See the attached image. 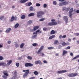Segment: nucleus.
<instances>
[{"instance_id": "774afa93", "label": "nucleus", "mask_w": 79, "mask_h": 79, "mask_svg": "<svg viewBox=\"0 0 79 79\" xmlns=\"http://www.w3.org/2000/svg\"><path fill=\"white\" fill-rule=\"evenodd\" d=\"M77 44H79V40L77 41Z\"/></svg>"}, {"instance_id": "f257e3e1", "label": "nucleus", "mask_w": 79, "mask_h": 79, "mask_svg": "<svg viewBox=\"0 0 79 79\" xmlns=\"http://www.w3.org/2000/svg\"><path fill=\"white\" fill-rule=\"evenodd\" d=\"M44 48V46H41L39 49L38 50V52H36L37 55H39V54H41V55H40V56H44L45 54L44 53L41 52V51L42 50H43Z\"/></svg>"}, {"instance_id": "680f3d73", "label": "nucleus", "mask_w": 79, "mask_h": 79, "mask_svg": "<svg viewBox=\"0 0 79 79\" xmlns=\"http://www.w3.org/2000/svg\"><path fill=\"white\" fill-rule=\"evenodd\" d=\"M70 55L71 56H73V53L72 52H71L70 53Z\"/></svg>"}, {"instance_id": "5701e85b", "label": "nucleus", "mask_w": 79, "mask_h": 79, "mask_svg": "<svg viewBox=\"0 0 79 79\" xmlns=\"http://www.w3.org/2000/svg\"><path fill=\"white\" fill-rule=\"evenodd\" d=\"M79 58V55L77 56H76L74 57L73 59H72V60H76V59L77 58Z\"/></svg>"}, {"instance_id": "37998d69", "label": "nucleus", "mask_w": 79, "mask_h": 79, "mask_svg": "<svg viewBox=\"0 0 79 79\" xmlns=\"http://www.w3.org/2000/svg\"><path fill=\"white\" fill-rule=\"evenodd\" d=\"M16 78V76H14L12 77L10 79H15Z\"/></svg>"}, {"instance_id": "4d7b16f0", "label": "nucleus", "mask_w": 79, "mask_h": 79, "mask_svg": "<svg viewBox=\"0 0 79 79\" xmlns=\"http://www.w3.org/2000/svg\"><path fill=\"white\" fill-rule=\"evenodd\" d=\"M35 77H31L29 78V79H35Z\"/></svg>"}, {"instance_id": "f03ea898", "label": "nucleus", "mask_w": 79, "mask_h": 79, "mask_svg": "<svg viewBox=\"0 0 79 79\" xmlns=\"http://www.w3.org/2000/svg\"><path fill=\"white\" fill-rule=\"evenodd\" d=\"M52 22H50L48 23V26H56L57 25V23L55 22V20L52 19L51 20Z\"/></svg>"}, {"instance_id": "2eb2a0df", "label": "nucleus", "mask_w": 79, "mask_h": 79, "mask_svg": "<svg viewBox=\"0 0 79 79\" xmlns=\"http://www.w3.org/2000/svg\"><path fill=\"white\" fill-rule=\"evenodd\" d=\"M68 53V51L64 50L63 52L62 56H64L65 55V54H67Z\"/></svg>"}, {"instance_id": "5fc2aeb1", "label": "nucleus", "mask_w": 79, "mask_h": 79, "mask_svg": "<svg viewBox=\"0 0 79 79\" xmlns=\"http://www.w3.org/2000/svg\"><path fill=\"white\" fill-rule=\"evenodd\" d=\"M70 48H71V47H70L69 46H68L67 47V48H65V49L67 50V49H70Z\"/></svg>"}, {"instance_id": "ddd939ff", "label": "nucleus", "mask_w": 79, "mask_h": 79, "mask_svg": "<svg viewBox=\"0 0 79 79\" xmlns=\"http://www.w3.org/2000/svg\"><path fill=\"white\" fill-rule=\"evenodd\" d=\"M16 19H17V17H15L12 16L10 19V21H13L14 20H16Z\"/></svg>"}, {"instance_id": "72a5a7b5", "label": "nucleus", "mask_w": 79, "mask_h": 79, "mask_svg": "<svg viewBox=\"0 0 79 79\" xmlns=\"http://www.w3.org/2000/svg\"><path fill=\"white\" fill-rule=\"evenodd\" d=\"M45 18H43L41 19H40L39 20V21H44V20H45Z\"/></svg>"}, {"instance_id": "de8ad7c7", "label": "nucleus", "mask_w": 79, "mask_h": 79, "mask_svg": "<svg viewBox=\"0 0 79 79\" xmlns=\"http://www.w3.org/2000/svg\"><path fill=\"white\" fill-rule=\"evenodd\" d=\"M3 58V56H0V60H2Z\"/></svg>"}, {"instance_id": "dca6fc26", "label": "nucleus", "mask_w": 79, "mask_h": 79, "mask_svg": "<svg viewBox=\"0 0 79 79\" xmlns=\"http://www.w3.org/2000/svg\"><path fill=\"white\" fill-rule=\"evenodd\" d=\"M6 63L2 62V63H0V66H6Z\"/></svg>"}, {"instance_id": "4c0bfd02", "label": "nucleus", "mask_w": 79, "mask_h": 79, "mask_svg": "<svg viewBox=\"0 0 79 79\" xmlns=\"http://www.w3.org/2000/svg\"><path fill=\"white\" fill-rule=\"evenodd\" d=\"M36 6H40V4L39 3H36Z\"/></svg>"}, {"instance_id": "a19ab883", "label": "nucleus", "mask_w": 79, "mask_h": 79, "mask_svg": "<svg viewBox=\"0 0 79 79\" xmlns=\"http://www.w3.org/2000/svg\"><path fill=\"white\" fill-rule=\"evenodd\" d=\"M4 18L5 17L3 16H2L1 17H0V19H1V20H2V19H4Z\"/></svg>"}, {"instance_id": "c03bdc74", "label": "nucleus", "mask_w": 79, "mask_h": 79, "mask_svg": "<svg viewBox=\"0 0 79 79\" xmlns=\"http://www.w3.org/2000/svg\"><path fill=\"white\" fill-rule=\"evenodd\" d=\"M32 23V22L31 20H29L28 22V23L29 24H31Z\"/></svg>"}, {"instance_id": "864d4df0", "label": "nucleus", "mask_w": 79, "mask_h": 79, "mask_svg": "<svg viewBox=\"0 0 79 79\" xmlns=\"http://www.w3.org/2000/svg\"><path fill=\"white\" fill-rule=\"evenodd\" d=\"M7 43L8 44H10L11 43V41H8Z\"/></svg>"}, {"instance_id": "f3484780", "label": "nucleus", "mask_w": 79, "mask_h": 79, "mask_svg": "<svg viewBox=\"0 0 79 79\" xmlns=\"http://www.w3.org/2000/svg\"><path fill=\"white\" fill-rule=\"evenodd\" d=\"M29 0H21L20 1V3H26Z\"/></svg>"}, {"instance_id": "e2e57ef3", "label": "nucleus", "mask_w": 79, "mask_h": 79, "mask_svg": "<svg viewBox=\"0 0 79 79\" xmlns=\"http://www.w3.org/2000/svg\"><path fill=\"white\" fill-rule=\"evenodd\" d=\"M66 7H64L63 9V11H64V10H66Z\"/></svg>"}, {"instance_id": "c9c22d12", "label": "nucleus", "mask_w": 79, "mask_h": 79, "mask_svg": "<svg viewBox=\"0 0 79 79\" xmlns=\"http://www.w3.org/2000/svg\"><path fill=\"white\" fill-rule=\"evenodd\" d=\"M53 3L54 5H56V1H53Z\"/></svg>"}, {"instance_id": "4be33fe9", "label": "nucleus", "mask_w": 79, "mask_h": 79, "mask_svg": "<svg viewBox=\"0 0 79 79\" xmlns=\"http://www.w3.org/2000/svg\"><path fill=\"white\" fill-rule=\"evenodd\" d=\"M24 45H25L24 43H23L21 44L20 45V48H23V47H24Z\"/></svg>"}, {"instance_id": "bb28decb", "label": "nucleus", "mask_w": 79, "mask_h": 79, "mask_svg": "<svg viewBox=\"0 0 79 79\" xmlns=\"http://www.w3.org/2000/svg\"><path fill=\"white\" fill-rule=\"evenodd\" d=\"M19 26V24L16 23L15 26V28H17Z\"/></svg>"}, {"instance_id": "6e6d98bb", "label": "nucleus", "mask_w": 79, "mask_h": 79, "mask_svg": "<svg viewBox=\"0 0 79 79\" xmlns=\"http://www.w3.org/2000/svg\"><path fill=\"white\" fill-rule=\"evenodd\" d=\"M75 12L76 13H79V10H77Z\"/></svg>"}, {"instance_id": "4468645a", "label": "nucleus", "mask_w": 79, "mask_h": 79, "mask_svg": "<svg viewBox=\"0 0 79 79\" xmlns=\"http://www.w3.org/2000/svg\"><path fill=\"white\" fill-rule=\"evenodd\" d=\"M11 31V28H9L7 29L5 31L6 33H9L10 31Z\"/></svg>"}, {"instance_id": "49530a36", "label": "nucleus", "mask_w": 79, "mask_h": 79, "mask_svg": "<svg viewBox=\"0 0 79 79\" xmlns=\"http://www.w3.org/2000/svg\"><path fill=\"white\" fill-rule=\"evenodd\" d=\"M16 66H17V67H19V63H17L16 64Z\"/></svg>"}, {"instance_id": "3c124183", "label": "nucleus", "mask_w": 79, "mask_h": 79, "mask_svg": "<svg viewBox=\"0 0 79 79\" xmlns=\"http://www.w3.org/2000/svg\"><path fill=\"white\" fill-rule=\"evenodd\" d=\"M66 35H64L62 36V39H64L66 38Z\"/></svg>"}, {"instance_id": "6ab92c4d", "label": "nucleus", "mask_w": 79, "mask_h": 79, "mask_svg": "<svg viewBox=\"0 0 79 79\" xmlns=\"http://www.w3.org/2000/svg\"><path fill=\"white\" fill-rule=\"evenodd\" d=\"M55 37H56V36H55V35H53L52 36H50L49 37V39L50 40H51V39H53V38H55Z\"/></svg>"}, {"instance_id": "0e129e2a", "label": "nucleus", "mask_w": 79, "mask_h": 79, "mask_svg": "<svg viewBox=\"0 0 79 79\" xmlns=\"http://www.w3.org/2000/svg\"><path fill=\"white\" fill-rule=\"evenodd\" d=\"M36 32H39V31H40V30H37L36 31Z\"/></svg>"}, {"instance_id": "f8f14e48", "label": "nucleus", "mask_w": 79, "mask_h": 79, "mask_svg": "<svg viewBox=\"0 0 79 79\" xmlns=\"http://www.w3.org/2000/svg\"><path fill=\"white\" fill-rule=\"evenodd\" d=\"M39 28V26H35L33 27L34 31H35L36 30H37Z\"/></svg>"}, {"instance_id": "9d476101", "label": "nucleus", "mask_w": 79, "mask_h": 79, "mask_svg": "<svg viewBox=\"0 0 79 79\" xmlns=\"http://www.w3.org/2000/svg\"><path fill=\"white\" fill-rule=\"evenodd\" d=\"M35 64H39L40 65H42V63L41 62V61L40 60H38L35 62Z\"/></svg>"}, {"instance_id": "a211bd4d", "label": "nucleus", "mask_w": 79, "mask_h": 79, "mask_svg": "<svg viewBox=\"0 0 79 79\" xmlns=\"http://www.w3.org/2000/svg\"><path fill=\"white\" fill-rule=\"evenodd\" d=\"M12 63V60H10L9 61L8 63H7V66H9V65H10V64H11Z\"/></svg>"}, {"instance_id": "473e14b6", "label": "nucleus", "mask_w": 79, "mask_h": 79, "mask_svg": "<svg viewBox=\"0 0 79 79\" xmlns=\"http://www.w3.org/2000/svg\"><path fill=\"white\" fill-rule=\"evenodd\" d=\"M59 5L60 6H63V2H62L61 3H59Z\"/></svg>"}, {"instance_id": "1a4fd4ad", "label": "nucleus", "mask_w": 79, "mask_h": 79, "mask_svg": "<svg viewBox=\"0 0 79 79\" xmlns=\"http://www.w3.org/2000/svg\"><path fill=\"white\" fill-rule=\"evenodd\" d=\"M63 19L64 21L65 22V24H67L68 22V17L66 16H64L63 17Z\"/></svg>"}, {"instance_id": "20e7f679", "label": "nucleus", "mask_w": 79, "mask_h": 79, "mask_svg": "<svg viewBox=\"0 0 79 79\" xmlns=\"http://www.w3.org/2000/svg\"><path fill=\"white\" fill-rule=\"evenodd\" d=\"M78 75V73H69L68 75V76L69 77H75V76H77Z\"/></svg>"}, {"instance_id": "58836bf2", "label": "nucleus", "mask_w": 79, "mask_h": 79, "mask_svg": "<svg viewBox=\"0 0 79 79\" xmlns=\"http://www.w3.org/2000/svg\"><path fill=\"white\" fill-rule=\"evenodd\" d=\"M2 77L4 79H7V76H5V75H3L2 76Z\"/></svg>"}, {"instance_id": "412c9836", "label": "nucleus", "mask_w": 79, "mask_h": 79, "mask_svg": "<svg viewBox=\"0 0 79 79\" xmlns=\"http://www.w3.org/2000/svg\"><path fill=\"white\" fill-rule=\"evenodd\" d=\"M34 16V13H31L28 15V16L29 17H31V16Z\"/></svg>"}, {"instance_id": "052dcab7", "label": "nucleus", "mask_w": 79, "mask_h": 79, "mask_svg": "<svg viewBox=\"0 0 79 79\" xmlns=\"http://www.w3.org/2000/svg\"><path fill=\"white\" fill-rule=\"evenodd\" d=\"M43 62L44 63H47V61L46 60H44Z\"/></svg>"}, {"instance_id": "69168bd1", "label": "nucleus", "mask_w": 79, "mask_h": 79, "mask_svg": "<svg viewBox=\"0 0 79 79\" xmlns=\"http://www.w3.org/2000/svg\"><path fill=\"white\" fill-rule=\"evenodd\" d=\"M59 1L60 2H64V0H59Z\"/></svg>"}, {"instance_id": "603ef678", "label": "nucleus", "mask_w": 79, "mask_h": 79, "mask_svg": "<svg viewBox=\"0 0 79 79\" xmlns=\"http://www.w3.org/2000/svg\"><path fill=\"white\" fill-rule=\"evenodd\" d=\"M47 4H44V8H46L47 6Z\"/></svg>"}, {"instance_id": "393cba45", "label": "nucleus", "mask_w": 79, "mask_h": 79, "mask_svg": "<svg viewBox=\"0 0 79 79\" xmlns=\"http://www.w3.org/2000/svg\"><path fill=\"white\" fill-rule=\"evenodd\" d=\"M50 34H55V31L52 30L51 31Z\"/></svg>"}, {"instance_id": "7c9ffc66", "label": "nucleus", "mask_w": 79, "mask_h": 79, "mask_svg": "<svg viewBox=\"0 0 79 79\" xmlns=\"http://www.w3.org/2000/svg\"><path fill=\"white\" fill-rule=\"evenodd\" d=\"M15 47L16 48H18L19 47V45L18 44H15Z\"/></svg>"}, {"instance_id": "aec40b11", "label": "nucleus", "mask_w": 79, "mask_h": 79, "mask_svg": "<svg viewBox=\"0 0 79 79\" xmlns=\"http://www.w3.org/2000/svg\"><path fill=\"white\" fill-rule=\"evenodd\" d=\"M7 71H4L3 72V73L4 74V75H5V76H8V74L7 73Z\"/></svg>"}, {"instance_id": "a878e982", "label": "nucleus", "mask_w": 79, "mask_h": 79, "mask_svg": "<svg viewBox=\"0 0 79 79\" xmlns=\"http://www.w3.org/2000/svg\"><path fill=\"white\" fill-rule=\"evenodd\" d=\"M68 2H63V5H68Z\"/></svg>"}, {"instance_id": "6e6552de", "label": "nucleus", "mask_w": 79, "mask_h": 79, "mask_svg": "<svg viewBox=\"0 0 79 79\" xmlns=\"http://www.w3.org/2000/svg\"><path fill=\"white\" fill-rule=\"evenodd\" d=\"M67 72V70H59L57 72V74H63V73H64Z\"/></svg>"}, {"instance_id": "cd10ccee", "label": "nucleus", "mask_w": 79, "mask_h": 79, "mask_svg": "<svg viewBox=\"0 0 79 79\" xmlns=\"http://www.w3.org/2000/svg\"><path fill=\"white\" fill-rule=\"evenodd\" d=\"M53 48H54L53 47H50L48 48V50H52V49H53Z\"/></svg>"}, {"instance_id": "ea45409f", "label": "nucleus", "mask_w": 79, "mask_h": 79, "mask_svg": "<svg viewBox=\"0 0 79 79\" xmlns=\"http://www.w3.org/2000/svg\"><path fill=\"white\" fill-rule=\"evenodd\" d=\"M34 74L35 75H37L38 74V72L37 71H35L34 72Z\"/></svg>"}, {"instance_id": "a18cd8bd", "label": "nucleus", "mask_w": 79, "mask_h": 79, "mask_svg": "<svg viewBox=\"0 0 79 79\" xmlns=\"http://www.w3.org/2000/svg\"><path fill=\"white\" fill-rule=\"evenodd\" d=\"M75 34L76 36H79V33H75Z\"/></svg>"}, {"instance_id": "2f4dec72", "label": "nucleus", "mask_w": 79, "mask_h": 79, "mask_svg": "<svg viewBox=\"0 0 79 79\" xmlns=\"http://www.w3.org/2000/svg\"><path fill=\"white\" fill-rule=\"evenodd\" d=\"M27 59L29 60H32V57L29 56L27 57Z\"/></svg>"}, {"instance_id": "c85d7f7f", "label": "nucleus", "mask_w": 79, "mask_h": 79, "mask_svg": "<svg viewBox=\"0 0 79 79\" xmlns=\"http://www.w3.org/2000/svg\"><path fill=\"white\" fill-rule=\"evenodd\" d=\"M33 10H34V8L32 6H31L30 7V11H33Z\"/></svg>"}, {"instance_id": "7ed1b4c3", "label": "nucleus", "mask_w": 79, "mask_h": 79, "mask_svg": "<svg viewBox=\"0 0 79 79\" xmlns=\"http://www.w3.org/2000/svg\"><path fill=\"white\" fill-rule=\"evenodd\" d=\"M45 14V12L42 11H39L37 12V16L38 18H39L40 16L44 15Z\"/></svg>"}, {"instance_id": "338daca9", "label": "nucleus", "mask_w": 79, "mask_h": 79, "mask_svg": "<svg viewBox=\"0 0 79 79\" xmlns=\"http://www.w3.org/2000/svg\"><path fill=\"white\" fill-rule=\"evenodd\" d=\"M68 41H69V42H71V40L70 39H69L68 40Z\"/></svg>"}, {"instance_id": "9b49d317", "label": "nucleus", "mask_w": 79, "mask_h": 79, "mask_svg": "<svg viewBox=\"0 0 79 79\" xmlns=\"http://www.w3.org/2000/svg\"><path fill=\"white\" fill-rule=\"evenodd\" d=\"M62 45L63 46H66L67 45H69V42H67V43H65V42H63L62 44Z\"/></svg>"}, {"instance_id": "b1692460", "label": "nucleus", "mask_w": 79, "mask_h": 79, "mask_svg": "<svg viewBox=\"0 0 79 79\" xmlns=\"http://www.w3.org/2000/svg\"><path fill=\"white\" fill-rule=\"evenodd\" d=\"M21 18L22 19H25L26 18V16L24 15H22L21 17Z\"/></svg>"}, {"instance_id": "e433bc0d", "label": "nucleus", "mask_w": 79, "mask_h": 79, "mask_svg": "<svg viewBox=\"0 0 79 79\" xmlns=\"http://www.w3.org/2000/svg\"><path fill=\"white\" fill-rule=\"evenodd\" d=\"M28 6H31L32 5V3L31 2H28L27 3Z\"/></svg>"}, {"instance_id": "39448f33", "label": "nucleus", "mask_w": 79, "mask_h": 79, "mask_svg": "<svg viewBox=\"0 0 79 79\" xmlns=\"http://www.w3.org/2000/svg\"><path fill=\"white\" fill-rule=\"evenodd\" d=\"M34 66V64L30 63H26L25 64V67H32Z\"/></svg>"}, {"instance_id": "8fccbe9b", "label": "nucleus", "mask_w": 79, "mask_h": 79, "mask_svg": "<svg viewBox=\"0 0 79 79\" xmlns=\"http://www.w3.org/2000/svg\"><path fill=\"white\" fill-rule=\"evenodd\" d=\"M37 37V35H36L33 36L32 37L33 39H34V38H35V37Z\"/></svg>"}, {"instance_id": "09e8293b", "label": "nucleus", "mask_w": 79, "mask_h": 79, "mask_svg": "<svg viewBox=\"0 0 79 79\" xmlns=\"http://www.w3.org/2000/svg\"><path fill=\"white\" fill-rule=\"evenodd\" d=\"M48 29H47V28H45V27H44L43 28V30L44 31H47Z\"/></svg>"}, {"instance_id": "bf43d9fd", "label": "nucleus", "mask_w": 79, "mask_h": 79, "mask_svg": "<svg viewBox=\"0 0 79 79\" xmlns=\"http://www.w3.org/2000/svg\"><path fill=\"white\" fill-rule=\"evenodd\" d=\"M30 32H34V29H31L30 30Z\"/></svg>"}, {"instance_id": "f704fd0d", "label": "nucleus", "mask_w": 79, "mask_h": 79, "mask_svg": "<svg viewBox=\"0 0 79 79\" xmlns=\"http://www.w3.org/2000/svg\"><path fill=\"white\" fill-rule=\"evenodd\" d=\"M58 42V41L57 40H55L54 42V43L55 44H57Z\"/></svg>"}, {"instance_id": "423d86ee", "label": "nucleus", "mask_w": 79, "mask_h": 79, "mask_svg": "<svg viewBox=\"0 0 79 79\" xmlns=\"http://www.w3.org/2000/svg\"><path fill=\"white\" fill-rule=\"evenodd\" d=\"M73 8H72L70 10L69 12V16L70 18H71L72 16V13L73 12Z\"/></svg>"}, {"instance_id": "13d9d810", "label": "nucleus", "mask_w": 79, "mask_h": 79, "mask_svg": "<svg viewBox=\"0 0 79 79\" xmlns=\"http://www.w3.org/2000/svg\"><path fill=\"white\" fill-rule=\"evenodd\" d=\"M62 37H63V36L61 35H60L59 36V39H61L62 38Z\"/></svg>"}, {"instance_id": "c756f323", "label": "nucleus", "mask_w": 79, "mask_h": 79, "mask_svg": "<svg viewBox=\"0 0 79 79\" xmlns=\"http://www.w3.org/2000/svg\"><path fill=\"white\" fill-rule=\"evenodd\" d=\"M32 46L33 47H37V46H38V45L36 43H34L32 44Z\"/></svg>"}, {"instance_id": "0eeeda50", "label": "nucleus", "mask_w": 79, "mask_h": 79, "mask_svg": "<svg viewBox=\"0 0 79 79\" xmlns=\"http://www.w3.org/2000/svg\"><path fill=\"white\" fill-rule=\"evenodd\" d=\"M29 73V70L27 69L26 70V72L24 73L23 76V77H26L27 76V75Z\"/></svg>"}, {"instance_id": "79ce46f5", "label": "nucleus", "mask_w": 79, "mask_h": 79, "mask_svg": "<svg viewBox=\"0 0 79 79\" xmlns=\"http://www.w3.org/2000/svg\"><path fill=\"white\" fill-rule=\"evenodd\" d=\"M70 10V8L68 7L66 9V11H68Z\"/></svg>"}]
</instances>
